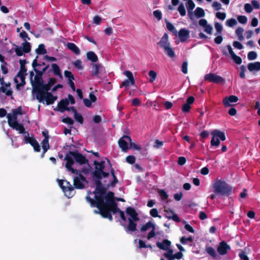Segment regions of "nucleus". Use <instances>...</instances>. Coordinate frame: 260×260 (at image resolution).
Wrapping results in <instances>:
<instances>
[{
    "instance_id": "nucleus-1",
    "label": "nucleus",
    "mask_w": 260,
    "mask_h": 260,
    "mask_svg": "<svg viewBox=\"0 0 260 260\" xmlns=\"http://www.w3.org/2000/svg\"><path fill=\"white\" fill-rule=\"evenodd\" d=\"M90 194H94V201H96V204H98V200L100 198H103V202L101 203L104 208L107 209L110 211V213L116 214L119 213L121 210L118 207L117 204L114 200V193L112 191H109L106 193V189L103 190L102 191L96 192H88L87 195Z\"/></svg>"
},
{
    "instance_id": "nucleus-2",
    "label": "nucleus",
    "mask_w": 260,
    "mask_h": 260,
    "mask_svg": "<svg viewBox=\"0 0 260 260\" xmlns=\"http://www.w3.org/2000/svg\"><path fill=\"white\" fill-rule=\"evenodd\" d=\"M105 161L102 160L99 162L94 160L93 164L95 166V170L92 174V177L95 184V189L92 192L102 191L106 188L103 186L101 180L103 177H107L109 173L104 171L105 169Z\"/></svg>"
},
{
    "instance_id": "nucleus-3",
    "label": "nucleus",
    "mask_w": 260,
    "mask_h": 260,
    "mask_svg": "<svg viewBox=\"0 0 260 260\" xmlns=\"http://www.w3.org/2000/svg\"><path fill=\"white\" fill-rule=\"evenodd\" d=\"M232 187L225 181L217 180L213 184V191L216 194L229 196L232 194Z\"/></svg>"
},
{
    "instance_id": "nucleus-4",
    "label": "nucleus",
    "mask_w": 260,
    "mask_h": 260,
    "mask_svg": "<svg viewBox=\"0 0 260 260\" xmlns=\"http://www.w3.org/2000/svg\"><path fill=\"white\" fill-rule=\"evenodd\" d=\"M86 200L87 202L90 203V206L93 207H96L99 209V212H96V213H99L103 218H108L110 221L113 220V217L112 216L111 213H110V211L104 208L103 204H101L100 203L103 202V198H100L98 200V204H96V201L91 198L88 195H87L86 198Z\"/></svg>"
},
{
    "instance_id": "nucleus-5",
    "label": "nucleus",
    "mask_w": 260,
    "mask_h": 260,
    "mask_svg": "<svg viewBox=\"0 0 260 260\" xmlns=\"http://www.w3.org/2000/svg\"><path fill=\"white\" fill-rule=\"evenodd\" d=\"M31 66L33 68L34 71L36 74L35 77V80H31L33 92L36 90V88L39 87V86L44 82V81L42 78V73H41L40 70H39V69L37 68V64L36 60L32 61Z\"/></svg>"
},
{
    "instance_id": "nucleus-6",
    "label": "nucleus",
    "mask_w": 260,
    "mask_h": 260,
    "mask_svg": "<svg viewBox=\"0 0 260 260\" xmlns=\"http://www.w3.org/2000/svg\"><path fill=\"white\" fill-rule=\"evenodd\" d=\"M51 87V86H50L48 83L44 84L43 82L39 86V87L36 88V90L33 92V93H36V99L38 100L39 102H43V95L47 93H50L48 91L50 90Z\"/></svg>"
},
{
    "instance_id": "nucleus-7",
    "label": "nucleus",
    "mask_w": 260,
    "mask_h": 260,
    "mask_svg": "<svg viewBox=\"0 0 260 260\" xmlns=\"http://www.w3.org/2000/svg\"><path fill=\"white\" fill-rule=\"evenodd\" d=\"M78 176L74 178V188L82 189L84 188L85 184L87 183L86 179L83 175L78 171Z\"/></svg>"
},
{
    "instance_id": "nucleus-8",
    "label": "nucleus",
    "mask_w": 260,
    "mask_h": 260,
    "mask_svg": "<svg viewBox=\"0 0 260 260\" xmlns=\"http://www.w3.org/2000/svg\"><path fill=\"white\" fill-rule=\"evenodd\" d=\"M204 80L215 84H220L225 82V79L221 76L212 73L206 74L204 76Z\"/></svg>"
},
{
    "instance_id": "nucleus-9",
    "label": "nucleus",
    "mask_w": 260,
    "mask_h": 260,
    "mask_svg": "<svg viewBox=\"0 0 260 260\" xmlns=\"http://www.w3.org/2000/svg\"><path fill=\"white\" fill-rule=\"evenodd\" d=\"M72 156L69 153V151L66 155L64 158V160L67 161L65 167L67 170L68 171L71 172L72 174H78V170L75 169L72 167V166L74 163V161Z\"/></svg>"
},
{
    "instance_id": "nucleus-10",
    "label": "nucleus",
    "mask_w": 260,
    "mask_h": 260,
    "mask_svg": "<svg viewBox=\"0 0 260 260\" xmlns=\"http://www.w3.org/2000/svg\"><path fill=\"white\" fill-rule=\"evenodd\" d=\"M69 153L75 158L76 161L80 165H84L88 162L85 156L79 153L77 150L69 151Z\"/></svg>"
},
{
    "instance_id": "nucleus-11",
    "label": "nucleus",
    "mask_w": 260,
    "mask_h": 260,
    "mask_svg": "<svg viewBox=\"0 0 260 260\" xmlns=\"http://www.w3.org/2000/svg\"><path fill=\"white\" fill-rule=\"evenodd\" d=\"M127 141H131V138L126 135L123 136L118 140V145L119 147L122 149L123 151L126 152L128 149V143Z\"/></svg>"
},
{
    "instance_id": "nucleus-12",
    "label": "nucleus",
    "mask_w": 260,
    "mask_h": 260,
    "mask_svg": "<svg viewBox=\"0 0 260 260\" xmlns=\"http://www.w3.org/2000/svg\"><path fill=\"white\" fill-rule=\"evenodd\" d=\"M64 191L63 192L68 198H72L75 194L74 187L70 182L67 180H64Z\"/></svg>"
},
{
    "instance_id": "nucleus-13",
    "label": "nucleus",
    "mask_w": 260,
    "mask_h": 260,
    "mask_svg": "<svg viewBox=\"0 0 260 260\" xmlns=\"http://www.w3.org/2000/svg\"><path fill=\"white\" fill-rule=\"evenodd\" d=\"M231 249L229 245L226 242L222 241L219 243V246L217 247V250L219 254L221 255H225L227 253L228 251Z\"/></svg>"
},
{
    "instance_id": "nucleus-14",
    "label": "nucleus",
    "mask_w": 260,
    "mask_h": 260,
    "mask_svg": "<svg viewBox=\"0 0 260 260\" xmlns=\"http://www.w3.org/2000/svg\"><path fill=\"white\" fill-rule=\"evenodd\" d=\"M27 74H17L15 78L14 79L15 83H16V86L17 89L19 88L21 86H23L25 85V77Z\"/></svg>"
},
{
    "instance_id": "nucleus-15",
    "label": "nucleus",
    "mask_w": 260,
    "mask_h": 260,
    "mask_svg": "<svg viewBox=\"0 0 260 260\" xmlns=\"http://www.w3.org/2000/svg\"><path fill=\"white\" fill-rule=\"evenodd\" d=\"M178 36L181 42H184L189 38L190 31L184 28H181L178 33Z\"/></svg>"
},
{
    "instance_id": "nucleus-16",
    "label": "nucleus",
    "mask_w": 260,
    "mask_h": 260,
    "mask_svg": "<svg viewBox=\"0 0 260 260\" xmlns=\"http://www.w3.org/2000/svg\"><path fill=\"white\" fill-rule=\"evenodd\" d=\"M92 71L91 76L92 77H98L99 73L102 72L104 69L101 63H92L91 65Z\"/></svg>"
},
{
    "instance_id": "nucleus-17",
    "label": "nucleus",
    "mask_w": 260,
    "mask_h": 260,
    "mask_svg": "<svg viewBox=\"0 0 260 260\" xmlns=\"http://www.w3.org/2000/svg\"><path fill=\"white\" fill-rule=\"evenodd\" d=\"M199 24L204 27V31L209 34L211 35L212 33L213 27L210 24H208L207 20L205 19H201L199 21Z\"/></svg>"
},
{
    "instance_id": "nucleus-18",
    "label": "nucleus",
    "mask_w": 260,
    "mask_h": 260,
    "mask_svg": "<svg viewBox=\"0 0 260 260\" xmlns=\"http://www.w3.org/2000/svg\"><path fill=\"white\" fill-rule=\"evenodd\" d=\"M238 101V98L234 95L225 96L223 100V104L225 107L231 106V103H236Z\"/></svg>"
},
{
    "instance_id": "nucleus-19",
    "label": "nucleus",
    "mask_w": 260,
    "mask_h": 260,
    "mask_svg": "<svg viewBox=\"0 0 260 260\" xmlns=\"http://www.w3.org/2000/svg\"><path fill=\"white\" fill-rule=\"evenodd\" d=\"M126 213L134 221H138L139 218L138 214L134 208L131 207H128L126 209Z\"/></svg>"
},
{
    "instance_id": "nucleus-20",
    "label": "nucleus",
    "mask_w": 260,
    "mask_h": 260,
    "mask_svg": "<svg viewBox=\"0 0 260 260\" xmlns=\"http://www.w3.org/2000/svg\"><path fill=\"white\" fill-rule=\"evenodd\" d=\"M69 104V101L68 99H62L58 103L57 108H55L54 110H59L61 112L66 111L67 106Z\"/></svg>"
},
{
    "instance_id": "nucleus-21",
    "label": "nucleus",
    "mask_w": 260,
    "mask_h": 260,
    "mask_svg": "<svg viewBox=\"0 0 260 260\" xmlns=\"http://www.w3.org/2000/svg\"><path fill=\"white\" fill-rule=\"evenodd\" d=\"M43 96V101L45 100L47 105L53 104L57 99V97L54 96L51 92L45 94Z\"/></svg>"
},
{
    "instance_id": "nucleus-22",
    "label": "nucleus",
    "mask_w": 260,
    "mask_h": 260,
    "mask_svg": "<svg viewBox=\"0 0 260 260\" xmlns=\"http://www.w3.org/2000/svg\"><path fill=\"white\" fill-rule=\"evenodd\" d=\"M156 244L157 247L164 250L168 249L170 247L171 242L167 239H164L162 242H157Z\"/></svg>"
},
{
    "instance_id": "nucleus-23",
    "label": "nucleus",
    "mask_w": 260,
    "mask_h": 260,
    "mask_svg": "<svg viewBox=\"0 0 260 260\" xmlns=\"http://www.w3.org/2000/svg\"><path fill=\"white\" fill-rule=\"evenodd\" d=\"M211 134L212 135V137L218 138L222 141H225L226 139L224 133L218 129L213 130L211 132Z\"/></svg>"
},
{
    "instance_id": "nucleus-24",
    "label": "nucleus",
    "mask_w": 260,
    "mask_h": 260,
    "mask_svg": "<svg viewBox=\"0 0 260 260\" xmlns=\"http://www.w3.org/2000/svg\"><path fill=\"white\" fill-rule=\"evenodd\" d=\"M158 44L163 49L170 46V43L168 41V35L167 33L164 35L160 41L158 43Z\"/></svg>"
},
{
    "instance_id": "nucleus-25",
    "label": "nucleus",
    "mask_w": 260,
    "mask_h": 260,
    "mask_svg": "<svg viewBox=\"0 0 260 260\" xmlns=\"http://www.w3.org/2000/svg\"><path fill=\"white\" fill-rule=\"evenodd\" d=\"M7 118L8 124L12 128L18 123L17 121V117H15V115H12L11 114L9 113L7 115Z\"/></svg>"
},
{
    "instance_id": "nucleus-26",
    "label": "nucleus",
    "mask_w": 260,
    "mask_h": 260,
    "mask_svg": "<svg viewBox=\"0 0 260 260\" xmlns=\"http://www.w3.org/2000/svg\"><path fill=\"white\" fill-rule=\"evenodd\" d=\"M247 68L250 72L258 71L260 70V62L257 61L249 63L247 65Z\"/></svg>"
},
{
    "instance_id": "nucleus-27",
    "label": "nucleus",
    "mask_w": 260,
    "mask_h": 260,
    "mask_svg": "<svg viewBox=\"0 0 260 260\" xmlns=\"http://www.w3.org/2000/svg\"><path fill=\"white\" fill-rule=\"evenodd\" d=\"M136 221H134L131 218H128V224L126 228V231L133 232L137 230V223L135 222Z\"/></svg>"
},
{
    "instance_id": "nucleus-28",
    "label": "nucleus",
    "mask_w": 260,
    "mask_h": 260,
    "mask_svg": "<svg viewBox=\"0 0 260 260\" xmlns=\"http://www.w3.org/2000/svg\"><path fill=\"white\" fill-rule=\"evenodd\" d=\"M186 7L190 18L192 19V10L195 7V4H194L193 1H187L186 3Z\"/></svg>"
},
{
    "instance_id": "nucleus-29",
    "label": "nucleus",
    "mask_w": 260,
    "mask_h": 260,
    "mask_svg": "<svg viewBox=\"0 0 260 260\" xmlns=\"http://www.w3.org/2000/svg\"><path fill=\"white\" fill-rule=\"evenodd\" d=\"M27 63V61L25 59H20L19 63L20 65V70L17 74H27V69L25 67V64Z\"/></svg>"
},
{
    "instance_id": "nucleus-30",
    "label": "nucleus",
    "mask_w": 260,
    "mask_h": 260,
    "mask_svg": "<svg viewBox=\"0 0 260 260\" xmlns=\"http://www.w3.org/2000/svg\"><path fill=\"white\" fill-rule=\"evenodd\" d=\"M68 48L73 51L75 54L78 55L80 53L79 48L73 43L69 42L67 44Z\"/></svg>"
},
{
    "instance_id": "nucleus-31",
    "label": "nucleus",
    "mask_w": 260,
    "mask_h": 260,
    "mask_svg": "<svg viewBox=\"0 0 260 260\" xmlns=\"http://www.w3.org/2000/svg\"><path fill=\"white\" fill-rule=\"evenodd\" d=\"M87 58L93 62H96L98 61V57L96 54L93 51H89L86 53Z\"/></svg>"
},
{
    "instance_id": "nucleus-32",
    "label": "nucleus",
    "mask_w": 260,
    "mask_h": 260,
    "mask_svg": "<svg viewBox=\"0 0 260 260\" xmlns=\"http://www.w3.org/2000/svg\"><path fill=\"white\" fill-rule=\"evenodd\" d=\"M51 71L53 72V74L55 75L58 76L59 77L62 78V75L61 73V71L58 67V66L56 63H52L51 65Z\"/></svg>"
},
{
    "instance_id": "nucleus-33",
    "label": "nucleus",
    "mask_w": 260,
    "mask_h": 260,
    "mask_svg": "<svg viewBox=\"0 0 260 260\" xmlns=\"http://www.w3.org/2000/svg\"><path fill=\"white\" fill-rule=\"evenodd\" d=\"M13 129L18 131L20 134L29 135V133L25 131V128L22 124L18 123Z\"/></svg>"
},
{
    "instance_id": "nucleus-34",
    "label": "nucleus",
    "mask_w": 260,
    "mask_h": 260,
    "mask_svg": "<svg viewBox=\"0 0 260 260\" xmlns=\"http://www.w3.org/2000/svg\"><path fill=\"white\" fill-rule=\"evenodd\" d=\"M41 144L44 151L47 152V151L50 148V145L49 144V137H45V138H44V139L42 141Z\"/></svg>"
},
{
    "instance_id": "nucleus-35",
    "label": "nucleus",
    "mask_w": 260,
    "mask_h": 260,
    "mask_svg": "<svg viewBox=\"0 0 260 260\" xmlns=\"http://www.w3.org/2000/svg\"><path fill=\"white\" fill-rule=\"evenodd\" d=\"M24 142L25 143H28L31 146H32L37 141L34 137H29V135H24Z\"/></svg>"
},
{
    "instance_id": "nucleus-36",
    "label": "nucleus",
    "mask_w": 260,
    "mask_h": 260,
    "mask_svg": "<svg viewBox=\"0 0 260 260\" xmlns=\"http://www.w3.org/2000/svg\"><path fill=\"white\" fill-rule=\"evenodd\" d=\"M36 52L39 55H44L47 53V50L45 49V45L43 44H41L36 50Z\"/></svg>"
},
{
    "instance_id": "nucleus-37",
    "label": "nucleus",
    "mask_w": 260,
    "mask_h": 260,
    "mask_svg": "<svg viewBox=\"0 0 260 260\" xmlns=\"http://www.w3.org/2000/svg\"><path fill=\"white\" fill-rule=\"evenodd\" d=\"M194 14L197 18H201L204 17L205 13L202 8L197 7L194 11Z\"/></svg>"
},
{
    "instance_id": "nucleus-38",
    "label": "nucleus",
    "mask_w": 260,
    "mask_h": 260,
    "mask_svg": "<svg viewBox=\"0 0 260 260\" xmlns=\"http://www.w3.org/2000/svg\"><path fill=\"white\" fill-rule=\"evenodd\" d=\"M21 45L22 46V49L24 50V53H27L31 51V45L30 43L25 41L22 43Z\"/></svg>"
},
{
    "instance_id": "nucleus-39",
    "label": "nucleus",
    "mask_w": 260,
    "mask_h": 260,
    "mask_svg": "<svg viewBox=\"0 0 260 260\" xmlns=\"http://www.w3.org/2000/svg\"><path fill=\"white\" fill-rule=\"evenodd\" d=\"M112 178H113L112 181H111L109 183L105 184L106 187L105 188H106V190L107 189V188H108L109 187H115L116 184L117 183H118V179L117 178V177L116 176H112Z\"/></svg>"
},
{
    "instance_id": "nucleus-40",
    "label": "nucleus",
    "mask_w": 260,
    "mask_h": 260,
    "mask_svg": "<svg viewBox=\"0 0 260 260\" xmlns=\"http://www.w3.org/2000/svg\"><path fill=\"white\" fill-rule=\"evenodd\" d=\"M166 54L170 57H173L175 56V52L173 51L170 46H167L164 49Z\"/></svg>"
},
{
    "instance_id": "nucleus-41",
    "label": "nucleus",
    "mask_w": 260,
    "mask_h": 260,
    "mask_svg": "<svg viewBox=\"0 0 260 260\" xmlns=\"http://www.w3.org/2000/svg\"><path fill=\"white\" fill-rule=\"evenodd\" d=\"M214 26L216 30V32L215 34V35L217 36L218 35H222V32L223 30V27L222 25L218 22H215Z\"/></svg>"
},
{
    "instance_id": "nucleus-42",
    "label": "nucleus",
    "mask_w": 260,
    "mask_h": 260,
    "mask_svg": "<svg viewBox=\"0 0 260 260\" xmlns=\"http://www.w3.org/2000/svg\"><path fill=\"white\" fill-rule=\"evenodd\" d=\"M135 84V80H134V82H132V80L130 79H126L123 81L122 83L120 85V88H122V87H127L129 86L130 85H134Z\"/></svg>"
},
{
    "instance_id": "nucleus-43",
    "label": "nucleus",
    "mask_w": 260,
    "mask_h": 260,
    "mask_svg": "<svg viewBox=\"0 0 260 260\" xmlns=\"http://www.w3.org/2000/svg\"><path fill=\"white\" fill-rule=\"evenodd\" d=\"M206 251L213 258L216 256L215 250L212 247L206 246Z\"/></svg>"
},
{
    "instance_id": "nucleus-44",
    "label": "nucleus",
    "mask_w": 260,
    "mask_h": 260,
    "mask_svg": "<svg viewBox=\"0 0 260 260\" xmlns=\"http://www.w3.org/2000/svg\"><path fill=\"white\" fill-rule=\"evenodd\" d=\"M155 226V224L152 223L151 221L147 222L145 224L143 225L141 228V232H144L147 231L151 228H153Z\"/></svg>"
},
{
    "instance_id": "nucleus-45",
    "label": "nucleus",
    "mask_w": 260,
    "mask_h": 260,
    "mask_svg": "<svg viewBox=\"0 0 260 260\" xmlns=\"http://www.w3.org/2000/svg\"><path fill=\"white\" fill-rule=\"evenodd\" d=\"M167 252L164 253V256L166 258H167L169 260H172V257L173 254V250L171 248H170V247L168 248V249H167Z\"/></svg>"
},
{
    "instance_id": "nucleus-46",
    "label": "nucleus",
    "mask_w": 260,
    "mask_h": 260,
    "mask_svg": "<svg viewBox=\"0 0 260 260\" xmlns=\"http://www.w3.org/2000/svg\"><path fill=\"white\" fill-rule=\"evenodd\" d=\"M64 76L67 78H68V82L69 81H72V80H75V78L74 77V75H73V74H72V73L71 71H68V70L64 71Z\"/></svg>"
},
{
    "instance_id": "nucleus-47",
    "label": "nucleus",
    "mask_w": 260,
    "mask_h": 260,
    "mask_svg": "<svg viewBox=\"0 0 260 260\" xmlns=\"http://www.w3.org/2000/svg\"><path fill=\"white\" fill-rule=\"evenodd\" d=\"M74 117L75 119L79 122L80 124H83L84 119L83 116L77 112L74 114Z\"/></svg>"
},
{
    "instance_id": "nucleus-48",
    "label": "nucleus",
    "mask_w": 260,
    "mask_h": 260,
    "mask_svg": "<svg viewBox=\"0 0 260 260\" xmlns=\"http://www.w3.org/2000/svg\"><path fill=\"white\" fill-rule=\"evenodd\" d=\"M148 75L150 77V82H153L154 80H155L157 77L156 73L153 70H151L149 72Z\"/></svg>"
},
{
    "instance_id": "nucleus-49",
    "label": "nucleus",
    "mask_w": 260,
    "mask_h": 260,
    "mask_svg": "<svg viewBox=\"0 0 260 260\" xmlns=\"http://www.w3.org/2000/svg\"><path fill=\"white\" fill-rule=\"evenodd\" d=\"M237 24V20L234 18H231L226 20V25L229 27H233Z\"/></svg>"
},
{
    "instance_id": "nucleus-50",
    "label": "nucleus",
    "mask_w": 260,
    "mask_h": 260,
    "mask_svg": "<svg viewBox=\"0 0 260 260\" xmlns=\"http://www.w3.org/2000/svg\"><path fill=\"white\" fill-rule=\"evenodd\" d=\"M158 193L162 200H166L169 197L167 192L164 189H160L158 191Z\"/></svg>"
},
{
    "instance_id": "nucleus-51",
    "label": "nucleus",
    "mask_w": 260,
    "mask_h": 260,
    "mask_svg": "<svg viewBox=\"0 0 260 260\" xmlns=\"http://www.w3.org/2000/svg\"><path fill=\"white\" fill-rule=\"evenodd\" d=\"M210 143L212 146L218 147L220 144V139L212 137Z\"/></svg>"
},
{
    "instance_id": "nucleus-52",
    "label": "nucleus",
    "mask_w": 260,
    "mask_h": 260,
    "mask_svg": "<svg viewBox=\"0 0 260 260\" xmlns=\"http://www.w3.org/2000/svg\"><path fill=\"white\" fill-rule=\"evenodd\" d=\"M178 11L181 16H184L185 15L186 10L183 4H180L178 8Z\"/></svg>"
},
{
    "instance_id": "nucleus-53",
    "label": "nucleus",
    "mask_w": 260,
    "mask_h": 260,
    "mask_svg": "<svg viewBox=\"0 0 260 260\" xmlns=\"http://www.w3.org/2000/svg\"><path fill=\"white\" fill-rule=\"evenodd\" d=\"M73 64L75 68L78 69V70H82L83 69L82 61L80 59H77L76 61H75L73 63Z\"/></svg>"
},
{
    "instance_id": "nucleus-54",
    "label": "nucleus",
    "mask_w": 260,
    "mask_h": 260,
    "mask_svg": "<svg viewBox=\"0 0 260 260\" xmlns=\"http://www.w3.org/2000/svg\"><path fill=\"white\" fill-rule=\"evenodd\" d=\"M1 92L5 93L7 96L12 95L13 93V91L11 89L7 90L6 88L4 86H1L0 87V92Z\"/></svg>"
},
{
    "instance_id": "nucleus-55",
    "label": "nucleus",
    "mask_w": 260,
    "mask_h": 260,
    "mask_svg": "<svg viewBox=\"0 0 260 260\" xmlns=\"http://www.w3.org/2000/svg\"><path fill=\"white\" fill-rule=\"evenodd\" d=\"M150 214L153 217H158L161 218V216L158 214L157 210L156 208H153L150 211Z\"/></svg>"
},
{
    "instance_id": "nucleus-56",
    "label": "nucleus",
    "mask_w": 260,
    "mask_h": 260,
    "mask_svg": "<svg viewBox=\"0 0 260 260\" xmlns=\"http://www.w3.org/2000/svg\"><path fill=\"white\" fill-rule=\"evenodd\" d=\"M154 16L158 20H160L162 19V13L159 10H155L153 12Z\"/></svg>"
},
{
    "instance_id": "nucleus-57",
    "label": "nucleus",
    "mask_w": 260,
    "mask_h": 260,
    "mask_svg": "<svg viewBox=\"0 0 260 260\" xmlns=\"http://www.w3.org/2000/svg\"><path fill=\"white\" fill-rule=\"evenodd\" d=\"M238 21L239 23L242 24H245L247 22V18L245 16L240 15L237 17Z\"/></svg>"
},
{
    "instance_id": "nucleus-58",
    "label": "nucleus",
    "mask_w": 260,
    "mask_h": 260,
    "mask_svg": "<svg viewBox=\"0 0 260 260\" xmlns=\"http://www.w3.org/2000/svg\"><path fill=\"white\" fill-rule=\"evenodd\" d=\"M247 57L249 60H254L257 57V54L254 51H250L248 53Z\"/></svg>"
},
{
    "instance_id": "nucleus-59",
    "label": "nucleus",
    "mask_w": 260,
    "mask_h": 260,
    "mask_svg": "<svg viewBox=\"0 0 260 260\" xmlns=\"http://www.w3.org/2000/svg\"><path fill=\"white\" fill-rule=\"evenodd\" d=\"M212 7L215 11H219L221 9V5L217 1H214L212 5Z\"/></svg>"
},
{
    "instance_id": "nucleus-60",
    "label": "nucleus",
    "mask_w": 260,
    "mask_h": 260,
    "mask_svg": "<svg viewBox=\"0 0 260 260\" xmlns=\"http://www.w3.org/2000/svg\"><path fill=\"white\" fill-rule=\"evenodd\" d=\"M15 52L16 53V54L18 56H22L23 54L24 50L22 49L21 47H18L16 46V47L15 49Z\"/></svg>"
},
{
    "instance_id": "nucleus-61",
    "label": "nucleus",
    "mask_w": 260,
    "mask_h": 260,
    "mask_svg": "<svg viewBox=\"0 0 260 260\" xmlns=\"http://www.w3.org/2000/svg\"><path fill=\"white\" fill-rule=\"evenodd\" d=\"M19 36L24 41H26V39H27L28 40H30V38L28 36L27 34L24 30H22L19 34Z\"/></svg>"
},
{
    "instance_id": "nucleus-62",
    "label": "nucleus",
    "mask_w": 260,
    "mask_h": 260,
    "mask_svg": "<svg viewBox=\"0 0 260 260\" xmlns=\"http://www.w3.org/2000/svg\"><path fill=\"white\" fill-rule=\"evenodd\" d=\"M165 217L169 219H171L172 215L174 214V212L170 209L165 210Z\"/></svg>"
},
{
    "instance_id": "nucleus-63",
    "label": "nucleus",
    "mask_w": 260,
    "mask_h": 260,
    "mask_svg": "<svg viewBox=\"0 0 260 260\" xmlns=\"http://www.w3.org/2000/svg\"><path fill=\"white\" fill-rule=\"evenodd\" d=\"M126 161L129 164H133L135 163L136 158L133 155H128L126 157Z\"/></svg>"
},
{
    "instance_id": "nucleus-64",
    "label": "nucleus",
    "mask_w": 260,
    "mask_h": 260,
    "mask_svg": "<svg viewBox=\"0 0 260 260\" xmlns=\"http://www.w3.org/2000/svg\"><path fill=\"white\" fill-rule=\"evenodd\" d=\"M232 58L236 64H240L242 63L241 58L237 56L236 54L232 57Z\"/></svg>"
}]
</instances>
